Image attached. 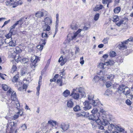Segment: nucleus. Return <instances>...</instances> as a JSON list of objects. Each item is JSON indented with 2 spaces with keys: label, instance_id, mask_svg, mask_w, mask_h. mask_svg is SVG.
Instances as JSON below:
<instances>
[{
  "label": "nucleus",
  "instance_id": "nucleus-1",
  "mask_svg": "<svg viewBox=\"0 0 133 133\" xmlns=\"http://www.w3.org/2000/svg\"><path fill=\"white\" fill-rule=\"evenodd\" d=\"M103 122L102 123V125L106 127V131H105V133H111L114 129L115 130V126L114 124L112 123H110L108 122V120L104 118V116H103Z\"/></svg>",
  "mask_w": 133,
  "mask_h": 133
},
{
  "label": "nucleus",
  "instance_id": "nucleus-2",
  "mask_svg": "<svg viewBox=\"0 0 133 133\" xmlns=\"http://www.w3.org/2000/svg\"><path fill=\"white\" fill-rule=\"evenodd\" d=\"M101 118H102V117L101 116L99 112L94 115L92 114L89 117L90 119L95 121L98 124H101L102 125L103 121H102Z\"/></svg>",
  "mask_w": 133,
  "mask_h": 133
},
{
  "label": "nucleus",
  "instance_id": "nucleus-3",
  "mask_svg": "<svg viewBox=\"0 0 133 133\" xmlns=\"http://www.w3.org/2000/svg\"><path fill=\"white\" fill-rule=\"evenodd\" d=\"M82 30L79 29L75 33L73 36L71 34H69L67 36V39L68 40L69 42L71 40L75 38L77 35Z\"/></svg>",
  "mask_w": 133,
  "mask_h": 133
},
{
  "label": "nucleus",
  "instance_id": "nucleus-4",
  "mask_svg": "<svg viewBox=\"0 0 133 133\" xmlns=\"http://www.w3.org/2000/svg\"><path fill=\"white\" fill-rule=\"evenodd\" d=\"M123 93L128 98L132 99L133 97V95L130 93V90L128 87L124 88Z\"/></svg>",
  "mask_w": 133,
  "mask_h": 133
},
{
  "label": "nucleus",
  "instance_id": "nucleus-5",
  "mask_svg": "<svg viewBox=\"0 0 133 133\" xmlns=\"http://www.w3.org/2000/svg\"><path fill=\"white\" fill-rule=\"evenodd\" d=\"M15 102L14 101L12 102L10 104L11 106H10L9 107V109L10 111L13 110V108L14 107V106H15L16 108L18 110L20 109V105L18 102L17 101L15 103V105L14 104Z\"/></svg>",
  "mask_w": 133,
  "mask_h": 133
},
{
  "label": "nucleus",
  "instance_id": "nucleus-6",
  "mask_svg": "<svg viewBox=\"0 0 133 133\" xmlns=\"http://www.w3.org/2000/svg\"><path fill=\"white\" fill-rule=\"evenodd\" d=\"M83 104L85 106L83 107V109L85 110H88L91 108V106L89 102H88V101H86Z\"/></svg>",
  "mask_w": 133,
  "mask_h": 133
},
{
  "label": "nucleus",
  "instance_id": "nucleus-7",
  "mask_svg": "<svg viewBox=\"0 0 133 133\" xmlns=\"http://www.w3.org/2000/svg\"><path fill=\"white\" fill-rule=\"evenodd\" d=\"M44 24L46 25H50L52 23V19L51 17H47L44 19L43 21Z\"/></svg>",
  "mask_w": 133,
  "mask_h": 133
},
{
  "label": "nucleus",
  "instance_id": "nucleus-8",
  "mask_svg": "<svg viewBox=\"0 0 133 133\" xmlns=\"http://www.w3.org/2000/svg\"><path fill=\"white\" fill-rule=\"evenodd\" d=\"M69 127V125L68 124L62 122L61 125V128L64 131L67 130Z\"/></svg>",
  "mask_w": 133,
  "mask_h": 133
},
{
  "label": "nucleus",
  "instance_id": "nucleus-9",
  "mask_svg": "<svg viewBox=\"0 0 133 133\" xmlns=\"http://www.w3.org/2000/svg\"><path fill=\"white\" fill-rule=\"evenodd\" d=\"M105 78H104V77H100L98 76H95L93 79V81L95 82L96 83L99 80H102L104 82H106L105 80Z\"/></svg>",
  "mask_w": 133,
  "mask_h": 133
},
{
  "label": "nucleus",
  "instance_id": "nucleus-10",
  "mask_svg": "<svg viewBox=\"0 0 133 133\" xmlns=\"http://www.w3.org/2000/svg\"><path fill=\"white\" fill-rule=\"evenodd\" d=\"M67 106L68 108H72L74 106V103L73 100L72 99H70L67 100Z\"/></svg>",
  "mask_w": 133,
  "mask_h": 133
},
{
  "label": "nucleus",
  "instance_id": "nucleus-11",
  "mask_svg": "<svg viewBox=\"0 0 133 133\" xmlns=\"http://www.w3.org/2000/svg\"><path fill=\"white\" fill-rule=\"evenodd\" d=\"M16 41L13 40L11 38L10 40V41L8 42L7 44H8L9 46L12 47H15L16 45Z\"/></svg>",
  "mask_w": 133,
  "mask_h": 133
},
{
  "label": "nucleus",
  "instance_id": "nucleus-12",
  "mask_svg": "<svg viewBox=\"0 0 133 133\" xmlns=\"http://www.w3.org/2000/svg\"><path fill=\"white\" fill-rule=\"evenodd\" d=\"M16 0H9L7 1L6 2V5L9 6H12L14 5L15 1Z\"/></svg>",
  "mask_w": 133,
  "mask_h": 133
},
{
  "label": "nucleus",
  "instance_id": "nucleus-13",
  "mask_svg": "<svg viewBox=\"0 0 133 133\" xmlns=\"http://www.w3.org/2000/svg\"><path fill=\"white\" fill-rule=\"evenodd\" d=\"M78 90V92L81 94V95L82 96V97H84L85 96V94L84 92V90L83 88H82L81 87L77 89L76 88V90Z\"/></svg>",
  "mask_w": 133,
  "mask_h": 133
},
{
  "label": "nucleus",
  "instance_id": "nucleus-14",
  "mask_svg": "<svg viewBox=\"0 0 133 133\" xmlns=\"http://www.w3.org/2000/svg\"><path fill=\"white\" fill-rule=\"evenodd\" d=\"M117 46L121 49H124L127 48V45L123 42H119L117 45Z\"/></svg>",
  "mask_w": 133,
  "mask_h": 133
},
{
  "label": "nucleus",
  "instance_id": "nucleus-15",
  "mask_svg": "<svg viewBox=\"0 0 133 133\" xmlns=\"http://www.w3.org/2000/svg\"><path fill=\"white\" fill-rule=\"evenodd\" d=\"M103 6L101 4L96 5L93 8V10L94 11H97L102 9Z\"/></svg>",
  "mask_w": 133,
  "mask_h": 133
},
{
  "label": "nucleus",
  "instance_id": "nucleus-16",
  "mask_svg": "<svg viewBox=\"0 0 133 133\" xmlns=\"http://www.w3.org/2000/svg\"><path fill=\"white\" fill-rule=\"evenodd\" d=\"M103 77H104V78H105V80L106 81V78L107 79H109L111 81L113 79L114 76V75L112 74H110V75H104Z\"/></svg>",
  "mask_w": 133,
  "mask_h": 133
},
{
  "label": "nucleus",
  "instance_id": "nucleus-17",
  "mask_svg": "<svg viewBox=\"0 0 133 133\" xmlns=\"http://www.w3.org/2000/svg\"><path fill=\"white\" fill-rule=\"evenodd\" d=\"M12 34V32L11 31H10L9 33L7 35H6V37L7 38L5 39V42L6 43H8V39L11 37Z\"/></svg>",
  "mask_w": 133,
  "mask_h": 133
},
{
  "label": "nucleus",
  "instance_id": "nucleus-18",
  "mask_svg": "<svg viewBox=\"0 0 133 133\" xmlns=\"http://www.w3.org/2000/svg\"><path fill=\"white\" fill-rule=\"evenodd\" d=\"M50 25L45 24L43 26V30L47 31H49L50 29Z\"/></svg>",
  "mask_w": 133,
  "mask_h": 133
},
{
  "label": "nucleus",
  "instance_id": "nucleus-19",
  "mask_svg": "<svg viewBox=\"0 0 133 133\" xmlns=\"http://www.w3.org/2000/svg\"><path fill=\"white\" fill-rule=\"evenodd\" d=\"M89 102L91 104H92L94 106L98 105L100 103V102L98 101H95L93 100H92V101Z\"/></svg>",
  "mask_w": 133,
  "mask_h": 133
},
{
  "label": "nucleus",
  "instance_id": "nucleus-20",
  "mask_svg": "<svg viewBox=\"0 0 133 133\" xmlns=\"http://www.w3.org/2000/svg\"><path fill=\"white\" fill-rule=\"evenodd\" d=\"M124 85H122L119 86L117 89V91L120 94L123 93L124 89Z\"/></svg>",
  "mask_w": 133,
  "mask_h": 133
},
{
  "label": "nucleus",
  "instance_id": "nucleus-21",
  "mask_svg": "<svg viewBox=\"0 0 133 133\" xmlns=\"http://www.w3.org/2000/svg\"><path fill=\"white\" fill-rule=\"evenodd\" d=\"M38 60V57L36 56H34L31 58V61L32 63H37Z\"/></svg>",
  "mask_w": 133,
  "mask_h": 133
},
{
  "label": "nucleus",
  "instance_id": "nucleus-22",
  "mask_svg": "<svg viewBox=\"0 0 133 133\" xmlns=\"http://www.w3.org/2000/svg\"><path fill=\"white\" fill-rule=\"evenodd\" d=\"M44 15L43 13L41 11H38L36 14L35 16L38 18H40L43 17Z\"/></svg>",
  "mask_w": 133,
  "mask_h": 133
},
{
  "label": "nucleus",
  "instance_id": "nucleus-23",
  "mask_svg": "<svg viewBox=\"0 0 133 133\" xmlns=\"http://www.w3.org/2000/svg\"><path fill=\"white\" fill-rule=\"evenodd\" d=\"M27 87V85L25 84H24L23 87H19L18 89V90L20 91H26Z\"/></svg>",
  "mask_w": 133,
  "mask_h": 133
},
{
  "label": "nucleus",
  "instance_id": "nucleus-24",
  "mask_svg": "<svg viewBox=\"0 0 133 133\" xmlns=\"http://www.w3.org/2000/svg\"><path fill=\"white\" fill-rule=\"evenodd\" d=\"M78 27V25L77 23H73L71 25V28L73 30H76Z\"/></svg>",
  "mask_w": 133,
  "mask_h": 133
},
{
  "label": "nucleus",
  "instance_id": "nucleus-25",
  "mask_svg": "<svg viewBox=\"0 0 133 133\" xmlns=\"http://www.w3.org/2000/svg\"><path fill=\"white\" fill-rule=\"evenodd\" d=\"M70 94V92L68 90H66L63 93V95L65 97H67Z\"/></svg>",
  "mask_w": 133,
  "mask_h": 133
},
{
  "label": "nucleus",
  "instance_id": "nucleus-26",
  "mask_svg": "<svg viewBox=\"0 0 133 133\" xmlns=\"http://www.w3.org/2000/svg\"><path fill=\"white\" fill-rule=\"evenodd\" d=\"M11 99L13 101H15L17 99L15 92H13L12 93L11 96Z\"/></svg>",
  "mask_w": 133,
  "mask_h": 133
},
{
  "label": "nucleus",
  "instance_id": "nucleus-27",
  "mask_svg": "<svg viewBox=\"0 0 133 133\" xmlns=\"http://www.w3.org/2000/svg\"><path fill=\"white\" fill-rule=\"evenodd\" d=\"M71 95H72V97L75 99H78L79 97V95L77 93H72L71 94Z\"/></svg>",
  "mask_w": 133,
  "mask_h": 133
},
{
  "label": "nucleus",
  "instance_id": "nucleus-28",
  "mask_svg": "<svg viewBox=\"0 0 133 133\" xmlns=\"http://www.w3.org/2000/svg\"><path fill=\"white\" fill-rule=\"evenodd\" d=\"M48 123L52 125V127L56 125L57 123V122L55 121L51 120L48 121Z\"/></svg>",
  "mask_w": 133,
  "mask_h": 133
},
{
  "label": "nucleus",
  "instance_id": "nucleus-29",
  "mask_svg": "<svg viewBox=\"0 0 133 133\" xmlns=\"http://www.w3.org/2000/svg\"><path fill=\"white\" fill-rule=\"evenodd\" d=\"M23 4V2L22 1L19 0L17 2H15L13 6V8H15L18 5H21Z\"/></svg>",
  "mask_w": 133,
  "mask_h": 133
},
{
  "label": "nucleus",
  "instance_id": "nucleus-30",
  "mask_svg": "<svg viewBox=\"0 0 133 133\" xmlns=\"http://www.w3.org/2000/svg\"><path fill=\"white\" fill-rule=\"evenodd\" d=\"M19 74L16 75L12 79V81L14 82H15L17 81L18 78H19Z\"/></svg>",
  "mask_w": 133,
  "mask_h": 133
},
{
  "label": "nucleus",
  "instance_id": "nucleus-31",
  "mask_svg": "<svg viewBox=\"0 0 133 133\" xmlns=\"http://www.w3.org/2000/svg\"><path fill=\"white\" fill-rule=\"evenodd\" d=\"M121 8L120 7H118L115 8L114 10V12L115 14H118L120 12Z\"/></svg>",
  "mask_w": 133,
  "mask_h": 133
},
{
  "label": "nucleus",
  "instance_id": "nucleus-32",
  "mask_svg": "<svg viewBox=\"0 0 133 133\" xmlns=\"http://www.w3.org/2000/svg\"><path fill=\"white\" fill-rule=\"evenodd\" d=\"M42 38L44 39H47L48 36V34H47L46 32H43L42 34Z\"/></svg>",
  "mask_w": 133,
  "mask_h": 133
},
{
  "label": "nucleus",
  "instance_id": "nucleus-33",
  "mask_svg": "<svg viewBox=\"0 0 133 133\" xmlns=\"http://www.w3.org/2000/svg\"><path fill=\"white\" fill-rule=\"evenodd\" d=\"M115 129H116L118 131L120 132H123L124 131V129L122 128L121 126H116Z\"/></svg>",
  "mask_w": 133,
  "mask_h": 133
},
{
  "label": "nucleus",
  "instance_id": "nucleus-34",
  "mask_svg": "<svg viewBox=\"0 0 133 133\" xmlns=\"http://www.w3.org/2000/svg\"><path fill=\"white\" fill-rule=\"evenodd\" d=\"M99 125L98 126V128L99 129L103 130V131H104L105 132V131H106V127L104 126V127H103V126L101 125H101V124Z\"/></svg>",
  "mask_w": 133,
  "mask_h": 133
},
{
  "label": "nucleus",
  "instance_id": "nucleus-35",
  "mask_svg": "<svg viewBox=\"0 0 133 133\" xmlns=\"http://www.w3.org/2000/svg\"><path fill=\"white\" fill-rule=\"evenodd\" d=\"M73 109L75 112L78 111L80 110V107L78 105H76L74 108Z\"/></svg>",
  "mask_w": 133,
  "mask_h": 133
},
{
  "label": "nucleus",
  "instance_id": "nucleus-36",
  "mask_svg": "<svg viewBox=\"0 0 133 133\" xmlns=\"http://www.w3.org/2000/svg\"><path fill=\"white\" fill-rule=\"evenodd\" d=\"M100 112L102 114L101 115V116L102 117V119H103V116H104V118L105 119L107 118L106 117V115L104 114V113H105V111L103 109H101L100 110Z\"/></svg>",
  "mask_w": 133,
  "mask_h": 133
},
{
  "label": "nucleus",
  "instance_id": "nucleus-37",
  "mask_svg": "<svg viewBox=\"0 0 133 133\" xmlns=\"http://www.w3.org/2000/svg\"><path fill=\"white\" fill-rule=\"evenodd\" d=\"M113 21L114 22H117L119 19L118 16L117 15H114L113 16Z\"/></svg>",
  "mask_w": 133,
  "mask_h": 133
},
{
  "label": "nucleus",
  "instance_id": "nucleus-38",
  "mask_svg": "<svg viewBox=\"0 0 133 133\" xmlns=\"http://www.w3.org/2000/svg\"><path fill=\"white\" fill-rule=\"evenodd\" d=\"M106 65L105 63L101 62L98 65V67L100 68L104 69L105 68V66Z\"/></svg>",
  "mask_w": 133,
  "mask_h": 133
},
{
  "label": "nucleus",
  "instance_id": "nucleus-39",
  "mask_svg": "<svg viewBox=\"0 0 133 133\" xmlns=\"http://www.w3.org/2000/svg\"><path fill=\"white\" fill-rule=\"evenodd\" d=\"M17 69L16 66V65L14 64L13 65L11 68V72L12 73H14L16 71Z\"/></svg>",
  "mask_w": 133,
  "mask_h": 133
},
{
  "label": "nucleus",
  "instance_id": "nucleus-40",
  "mask_svg": "<svg viewBox=\"0 0 133 133\" xmlns=\"http://www.w3.org/2000/svg\"><path fill=\"white\" fill-rule=\"evenodd\" d=\"M28 61V59L27 58H22L21 61V62L23 63H25L27 62Z\"/></svg>",
  "mask_w": 133,
  "mask_h": 133
},
{
  "label": "nucleus",
  "instance_id": "nucleus-41",
  "mask_svg": "<svg viewBox=\"0 0 133 133\" xmlns=\"http://www.w3.org/2000/svg\"><path fill=\"white\" fill-rule=\"evenodd\" d=\"M16 59H15L16 61L18 62H21V61L22 60V58L20 56H19L18 57L16 56Z\"/></svg>",
  "mask_w": 133,
  "mask_h": 133
},
{
  "label": "nucleus",
  "instance_id": "nucleus-42",
  "mask_svg": "<svg viewBox=\"0 0 133 133\" xmlns=\"http://www.w3.org/2000/svg\"><path fill=\"white\" fill-rule=\"evenodd\" d=\"M26 69H22L21 70L20 74L21 75H23L26 73Z\"/></svg>",
  "mask_w": 133,
  "mask_h": 133
},
{
  "label": "nucleus",
  "instance_id": "nucleus-43",
  "mask_svg": "<svg viewBox=\"0 0 133 133\" xmlns=\"http://www.w3.org/2000/svg\"><path fill=\"white\" fill-rule=\"evenodd\" d=\"M109 55L111 57H113L116 55V52L114 51H111L110 52Z\"/></svg>",
  "mask_w": 133,
  "mask_h": 133
},
{
  "label": "nucleus",
  "instance_id": "nucleus-44",
  "mask_svg": "<svg viewBox=\"0 0 133 133\" xmlns=\"http://www.w3.org/2000/svg\"><path fill=\"white\" fill-rule=\"evenodd\" d=\"M112 2L111 0H102V3L103 4L109 3Z\"/></svg>",
  "mask_w": 133,
  "mask_h": 133
},
{
  "label": "nucleus",
  "instance_id": "nucleus-45",
  "mask_svg": "<svg viewBox=\"0 0 133 133\" xmlns=\"http://www.w3.org/2000/svg\"><path fill=\"white\" fill-rule=\"evenodd\" d=\"M4 42H5L4 39L0 37V47L3 45Z\"/></svg>",
  "mask_w": 133,
  "mask_h": 133
},
{
  "label": "nucleus",
  "instance_id": "nucleus-46",
  "mask_svg": "<svg viewBox=\"0 0 133 133\" xmlns=\"http://www.w3.org/2000/svg\"><path fill=\"white\" fill-rule=\"evenodd\" d=\"M21 128L24 131L26 129L27 127L25 124H22V125L21 126Z\"/></svg>",
  "mask_w": 133,
  "mask_h": 133
},
{
  "label": "nucleus",
  "instance_id": "nucleus-47",
  "mask_svg": "<svg viewBox=\"0 0 133 133\" xmlns=\"http://www.w3.org/2000/svg\"><path fill=\"white\" fill-rule=\"evenodd\" d=\"M109 39V38L107 37L104 38L102 41V42L104 44H106L108 43V40Z\"/></svg>",
  "mask_w": 133,
  "mask_h": 133
},
{
  "label": "nucleus",
  "instance_id": "nucleus-48",
  "mask_svg": "<svg viewBox=\"0 0 133 133\" xmlns=\"http://www.w3.org/2000/svg\"><path fill=\"white\" fill-rule=\"evenodd\" d=\"M2 88L4 91H6L8 89V87L6 84H3L2 85Z\"/></svg>",
  "mask_w": 133,
  "mask_h": 133
},
{
  "label": "nucleus",
  "instance_id": "nucleus-49",
  "mask_svg": "<svg viewBox=\"0 0 133 133\" xmlns=\"http://www.w3.org/2000/svg\"><path fill=\"white\" fill-rule=\"evenodd\" d=\"M47 39H41L40 42L41 45H45L46 44V41H47Z\"/></svg>",
  "mask_w": 133,
  "mask_h": 133
},
{
  "label": "nucleus",
  "instance_id": "nucleus-50",
  "mask_svg": "<svg viewBox=\"0 0 133 133\" xmlns=\"http://www.w3.org/2000/svg\"><path fill=\"white\" fill-rule=\"evenodd\" d=\"M99 15L98 13L96 14L94 16V20L95 21L97 20L99 17Z\"/></svg>",
  "mask_w": 133,
  "mask_h": 133
},
{
  "label": "nucleus",
  "instance_id": "nucleus-51",
  "mask_svg": "<svg viewBox=\"0 0 133 133\" xmlns=\"http://www.w3.org/2000/svg\"><path fill=\"white\" fill-rule=\"evenodd\" d=\"M124 21L123 20H121L119 21L117 23H116V25L118 26H119L120 25L122 24Z\"/></svg>",
  "mask_w": 133,
  "mask_h": 133
},
{
  "label": "nucleus",
  "instance_id": "nucleus-52",
  "mask_svg": "<svg viewBox=\"0 0 133 133\" xmlns=\"http://www.w3.org/2000/svg\"><path fill=\"white\" fill-rule=\"evenodd\" d=\"M43 47V45H39L37 46V48L39 51H41L42 50Z\"/></svg>",
  "mask_w": 133,
  "mask_h": 133
},
{
  "label": "nucleus",
  "instance_id": "nucleus-53",
  "mask_svg": "<svg viewBox=\"0 0 133 133\" xmlns=\"http://www.w3.org/2000/svg\"><path fill=\"white\" fill-rule=\"evenodd\" d=\"M57 83L60 86H62V81L61 79H58L57 81Z\"/></svg>",
  "mask_w": 133,
  "mask_h": 133
},
{
  "label": "nucleus",
  "instance_id": "nucleus-54",
  "mask_svg": "<svg viewBox=\"0 0 133 133\" xmlns=\"http://www.w3.org/2000/svg\"><path fill=\"white\" fill-rule=\"evenodd\" d=\"M36 63H32L31 65V67L33 70H34L35 69V68L36 66Z\"/></svg>",
  "mask_w": 133,
  "mask_h": 133
},
{
  "label": "nucleus",
  "instance_id": "nucleus-55",
  "mask_svg": "<svg viewBox=\"0 0 133 133\" xmlns=\"http://www.w3.org/2000/svg\"><path fill=\"white\" fill-rule=\"evenodd\" d=\"M98 111L97 109L96 108H94L91 111V112L94 114H95Z\"/></svg>",
  "mask_w": 133,
  "mask_h": 133
},
{
  "label": "nucleus",
  "instance_id": "nucleus-56",
  "mask_svg": "<svg viewBox=\"0 0 133 133\" xmlns=\"http://www.w3.org/2000/svg\"><path fill=\"white\" fill-rule=\"evenodd\" d=\"M19 48L18 47H17L14 49V52L18 53L19 52Z\"/></svg>",
  "mask_w": 133,
  "mask_h": 133
},
{
  "label": "nucleus",
  "instance_id": "nucleus-57",
  "mask_svg": "<svg viewBox=\"0 0 133 133\" xmlns=\"http://www.w3.org/2000/svg\"><path fill=\"white\" fill-rule=\"evenodd\" d=\"M66 58H64L63 59L62 62H61V66L63 65L66 62Z\"/></svg>",
  "mask_w": 133,
  "mask_h": 133
},
{
  "label": "nucleus",
  "instance_id": "nucleus-58",
  "mask_svg": "<svg viewBox=\"0 0 133 133\" xmlns=\"http://www.w3.org/2000/svg\"><path fill=\"white\" fill-rule=\"evenodd\" d=\"M83 57H82L80 58V63L82 65L84 64V61L83 60Z\"/></svg>",
  "mask_w": 133,
  "mask_h": 133
},
{
  "label": "nucleus",
  "instance_id": "nucleus-59",
  "mask_svg": "<svg viewBox=\"0 0 133 133\" xmlns=\"http://www.w3.org/2000/svg\"><path fill=\"white\" fill-rule=\"evenodd\" d=\"M40 87H37L36 88L37 91L36 93V95L38 96L39 95V91L40 90Z\"/></svg>",
  "mask_w": 133,
  "mask_h": 133
},
{
  "label": "nucleus",
  "instance_id": "nucleus-60",
  "mask_svg": "<svg viewBox=\"0 0 133 133\" xmlns=\"http://www.w3.org/2000/svg\"><path fill=\"white\" fill-rule=\"evenodd\" d=\"M62 71L60 72V76H61V78H62V76L65 75V73L64 72V70H62Z\"/></svg>",
  "mask_w": 133,
  "mask_h": 133
},
{
  "label": "nucleus",
  "instance_id": "nucleus-61",
  "mask_svg": "<svg viewBox=\"0 0 133 133\" xmlns=\"http://www.w3.org/2000/svg\"><path fill=\"white\" fill-rule=\"evenodd\" d=\"M111 83L110 82H108L106 84V86L107 88H109L111 86Z\"/></svg>",
  "mask_w": 133,
  "mask_h": 133
},
{
  "label": "nucleus",
  "instance_id": "nucleus-62",
  "mask_svg": "<svg viewBox=\"0 0 133 133\" xmlns=\"http://www.w3.org/2000/svg\"><path fill=\"white\" fill-rule=\"evenodd\" d=\"M83 113L84 114V116H83L86 117H89L90 116H89V113L88 112H83Z\"/></svg>",
  "mask_w": 133,
  "mask_h": 133
},
{
  "label": "nucleus",
  "instance_id": "nucleus-63",
  "mask_svg": "<svg viewBox=\"0 0 133 133\" xmlns=\"http://www.w3.org/2000/svg\"><path fill=\"white\" fill-rule=\"evenodd\" d=\"M111 91L109 90H107L106 92L105 95L107 96H109L111 95Z\"/></svg>",
  "mask_w": 133,
  "mask_h": 133
},
{
  "label": "nucleus",
  "instance_id": "nucleus-64",
  "mask_svg": "<svg viewBox=\"0 0 133 133\" xmlns=\"http://www.w3.org/2000/svg\"><path fill=\"white\" fill-rule=\"evenodd\" d=\"M126 103L128 105H130L131 104V101L129 99H127L126 101Z\"/></svg>",
  "mask_w": 133,
  "mask_h": 133
}]
</instances>
